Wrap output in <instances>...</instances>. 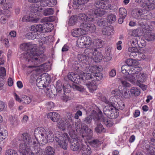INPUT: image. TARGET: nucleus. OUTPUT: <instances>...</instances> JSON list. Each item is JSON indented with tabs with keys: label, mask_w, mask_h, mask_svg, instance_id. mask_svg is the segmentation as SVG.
Listing matches in <instances>:
<instances>
[{
	"label": "nucleus",
	"mask_w": 155,
	"mask_h": 155,
	"mask_svg": "<svg viewBox=\"0 0 155 155\" xmlns=\"http://www.w3.org/2000/svg\"><path fill=\"white\" fill-rule=\"evenodd\" d=\"M39 53V50H28L22 54V57L26 61H28L29 64H34V65L28 66L27 67L28 70L31 71V72H33L35 75L40 74L43 70L41 68V66L37 65L43 61L41 58L42 55Z\"/></svg>",
	"instance_id": "nucleus-1"
},
{
	"label": "nucleus",
	"mask_w": 155,
	"mask_h": 155,
	"mask_svg": "<svg viewBox=\"0 0 155 155\" xmlns=\"http://www.w3.org/2000/svg\"><path fill=\"white\" fill-rule=\"evenodd\" d=\"M83 58L80 61V65L82 67L83 71L85 75L86 82L87 81L91 79L92 81H98L101 79L102 76L99 72V68L96 66H90L89 63L87 61L86 57L83 55H78V57Z\"/></svg>",
	"instance_id": "nucleus-2"
},
{
	"label": "nucleus",
	"mask_w": 155,
	"mask_h": 155,
	"mask_svg": "<svg viewBox=\"0 0 155 155\" xmlns=\"http://www.w3.org/2000/svg\"><path fill=\"white\" fill-rule=\"evenodd\" d=\"M104 101L108 105L103 108L104 114L112 119L117 118L118 116L119 113L116 109H121L120 104L116 102L113 103L105 98Z\"/></svg>",
	"instance_id": "nucleus-3"
},
{
	"label": "nucleus",
	"mask_w": 155,
	"mask_h": 155,
	"mask_svg": "<svg viewBox=\"0 0 155 155\" xmlns=\"http://www.w3.org/2000/svg\"><path fill=\"white\" fill-rule=\"evenodd\" d=\"M35 137L40 138L41 143L45 144L51 142L54 139V135L51 131L46 130L44 128L39 127L36 128L34 132Z\"/></svg>",
	"instance_id": "nucleus-4"
},
{
	"label": "nucleus",
	"mask_w": 155,
	"mask_h": 155,
	"mask_svg": "<svg viewBox=\"0 0 155 155\" xmlns=\"http://www.w3.org/2000/svg\"><path fill=\"white\" fill-rule=\"evenodd\" d=\"M79 60L80 61V65L81 68L82 72L79 75L75 74L73 72H70L68 75V77L69 80L73 82L74 83L78 84L79 83H81L83 82L85 83L86 80H85V75L83 71L82 67H81L80 65V63L81 61L80 60L83 59V58H81L80 57L78 58Z\"/></svg>",
	"instance_id": "nucleus-5"
},
{
	"label": "nucleus",
	"mask_w": 155,
	"mask_h": 155,
	"mask_svg": "<svg viewBox=\"0 0 155 155\" xmlns=\"http://www.w3.org/2000/svg\"><path fill=\"white\" fill-rule=\"evenodd\" d=\"M55 138L60 147L64 150L67 149L69 139L67 133H56L55 134Z\"/></svg>",
	"instance_id": "nucleus-6"
},
{
	"label": "nucleus",
	"mask_w": 155,
	"mask_h": 155,
	"mask_svg": "<svg viewBox=\"0 0 155 155\" xmlns=\"http://www.w3.org/2000/svg\"><path fill=\"white\" fill-rule=\"evenodd\" d=\"M94 5L96 8H94L92 11L93 13L92 15L95 19V18L97 16H101L104 14V9H107V7L106 6V4L103 2H100V1H97Z\"/></svg>",
	"instance_id": "nucleus-7"
},
{
	"label": "nucleus",
	"mask_w": 155,
	"mask_h": 155,
	"mask_svg": "<svg viewBox=\"0 0 155 155\" xmlns=\"http://www.w3.org/2000/svg\"><path fill=\"white\" fill-rule=\"evenodd\" d=\"M92 44V39L91 37L85 35L79 38L77 40V45L80 48H87L89 47Z\"/></svg>",
	"instance_id": "nucleus-8"
},
{
	"label": "nucleus",
	"mask_w": 155,
	"mask_h": 155,
	"mask_svg": "<svg viewBox=\"0 0 155 155\" xmlns=\"http://www.w3.org/2000/svg\"><path fill=\"white\" fill-rule=\"evenodd\" d=\"M53 3V5H55L56 4V1L55 0H45L42 1L40 2V6L38 4L35 5L31 8V12L35 14L36 13L38 12L42 11L43 8L42 7L46 6L48 5L47 3L49 2Z\"/></svg>",
	"instance_id": "nucleus-9"
},
{
	"label": "nucleus",
	"mask_w": 155,
	"mask_h": 155,
	"mask_svg": "<svg viewBox=\"0 0 155 155\" xmlns=\"http://www.w3.org/2000/svg\"><path fill=\"white\" fill-rule=\"evenodd\" d=\"M22 142L28 143L32 146V147H36L38 143V138L35 137V139L31 138L30 135L27 133H23L21 136Z\"/></svg>",
	"instance_id": "nucleus-10"
},
{
	"label": "nucleus",
	"mask_w": 155,
	"mask_h": 155,
	"mask_svg": "<svg viewBox=\"0 0 155 155\" xmlns=\"http://www.w3.org/2000/svg\"><path fill=\"white\" fill-rule=\"evenodd\" d=\"M88 51H90L91 53L92 54L91 57L95 62H99L102 59V54L100 52L97 51V48H88L86 49L85 51L86 52Z\"/></svg>",
	"instance_id": "nucleus-11"
},
{
	"label": "nucleus",
	"mask_w": 155,
	"mask_h": 155,
	"mask_svg": "<svg viewBox=\"0 0 155 155\" xmlns=\"http://www.w3.org/2000/svg\"><path fill=\"white\" fill-rule=\"evenodd\" d=\"M99 118H100L99 115L97 113H96L93 115V119L97 123V127L95 129V130L97 133H99L102 132H105L106 130L103 127L102 124H101L100 123L101 122L99 119Z\"/></svg>",
	"instance_id": "nucleus-12"
},
{
	"label": "nucleus",
	"mask_w": 155,
	"mask_h": 155,
	"mask_svg": "<svg viewBox=\"0 0 155 155\" xmlns=\"http://www.w3.org/2000/svg\"><path fill=\"white\" fill-rule=\"evenodd\" d=\"M90 22H83L80 25V27L83 28L85 34L88 31L91 33L95 31L96 29L95 25L93 24L89 23Z\"/></svg>",
	"instance_id": "nucleus-13"
},
{
	"label": "nucleus",
	"mask_w": 155,
	"mask_h": 155,
	"mask_svg": "<svg viewBox=\"0 0 155 155\" xmlns=\"http://www.w3.org/2000/svg\"><path fill=\"white\" fill-rule=\"evenodd\" d=\"M90 22H83L80 25V27L83 28L85 34L88 31L91 33L95 31L96 29L95 25L93 24L89 23Z\"/></svg>",
	"instance_id": "nucleus-14"
},
{
	"label": "nucleus",
	"mask_w": 155,
	"mask_h": 155,
	"mask_svg": "<svg viewBox=\"0 0 155 155\" xmlns=\"http://www.w3.org/2000/svg\"><path fill=\"white\" fill-rule=\"evenodd\" d=\"M90 22H83L80 25V27L83 28L85 34L88 31L91 33L95 31L96 29L95 25L93 24L89 23Z\"/></svg>",
	"instance_id": "nucleus-15"
},
{
	"label": "nucleus",
	"mask_w": 155,
	"mask_h": 155,
	"mask_svg": "<svg viewBox=\"0 0 155 155\" xmlns=\"http://www.w3.org/2000/svg\"><path fill=\"white\" fill-rule=\"evenodd\" d=\"M31 146L26 143L21 142L18 146L19 152L22 153V155H26L29 151Z\"/></svg>",
	"instance_id": "nucleus-16"
},
{
	"label": "nucleus",
	"mask_w": 155,
	"mask_h": 155,
	"mask_svg": "<svg viewBox=\"0 0 155 155\" xmlns=\"http://www.w3.org/2000/svg\"><path fill=\"white\" fill-rule=\"evenodd\" d=\"M133 59H128L126 61V64L123 65L121 67L122 73L124 74L127 73L130 74V69L131 68Z\"/></svg>",
	"instance_id": "nucleus-17"
},
{
	"label": "nucleus",
	"mask_w": 155,
	"mask_h": 155,
	"mask_svg": "<svg viewBox=\"0 0 155 155\" xmlns=\"http://www.w3.org/2000/svg\"><path fill=\"white\" fill-rule=\"evenodd\" d=\"M93 15L90 13L85 14L84 13H81L79 14L78 16V18L84 22H91L94 21V17H93Z\"/></svg>",
	"instance_id": "nucleus-18"
},
{
	"label": "nucleus",
	"mask_w": 155,
	"mask_h": 155,
	"mask_svg": "<svg viewBox=\"0 0 155 155\" xmlns=\"http://www.w3.org/2000/svg\"><path fill=\"white\" fill-rule=\"evenodd\" d=\"M20 48L23 50H38L37 45L35 44H32L29 42L26 43H23L20 46Z\"/></svg>",
	"instance_id": "nucleus-19"
},
{
	"label": "nucleus",
	"mask_w": 155,
	"mask_h": 155,
	"mask_svg": "<svg viewBox=\"0 0 155 155\" xmlns=\"http://www.w3.org/2000/svg\"><path fill=\"white\" fill-rule=\"evenodd\" d=\"M98 114L100 118H99V120H101L102 123H103L107 127H110L113 125L114 123L112 119H108L106 117L104 118L102 116L101 111Z\"/></svg>",
	"instance_id": "nucleus-20"
},
{
	"label": "nucleus",
	"mask_w": 155,
	"mask_h": 155,
	"mask_svg": "<svg viewBox=\"0 0 155 155\" xmlns=\"http://www.w3.org/2000/svg\"><path fill=\"white\" fill-rule=\"evenodd\" d=\"M71 149L73 151H77L80 148H81V144H83L81 143H79L75 138H72L71 142Z\"/></svg>",
	"instance_id": "nucleus-21"
},
{
	"label": "nucleus",
	"mask_w": 155,
	"mask_h": 155,
	"mask_svg": "<svg viewBox=\"0 0 155 155\" xmlns=\"http://www.w3.org/2000/svg\"><path fill=\"white\" fill-rule=\"evenodd\" d=\"M68 120L64 119L61 118L58 121L57 126L58 127L64 130L65 129V127L67 125L69 124Z\"/></svg>",
	"instance_id": "nucleus-22"
},
{
	"label": "nucleus",
	"mask_w": 155,
	"mask_h": 155,
	"mask_svg": "<svg viewBox=\"0 0 155 155\" xmlns=\"http://www.w3.org/2000/svg\"><path fill=\"white\" fill-rule=\"evenodd\" d=\"M85 34L83 28L81 27L80 28L73 29L71 31V34L74 37H78Z\"/></svg>",
	"instance_id": "nucleus-23"
},
{
	"label": "nucleus",
	"mask_w": 155,
	"mask_h": 155,
	"mask_svg": "<svg viewBox=\"0 0 155 155\" xmlns=\"http://www.w3.org/2000/svg\"><path fill=\"white\" fill-rule=\"evenodd\" d=\"M135 75L136 81L138 85H139L141 83H143L145 81L147 77L146 74L143 73L138 74Z\"/></svg>",
	"instance_id": "nucleus-24"
},
{
	"label": "nucleus",
	"mask_w": 155,
	"mask_h": 155,
	"mask_svg": "<svg viewBox=\"0 0 155 155\" xmlns=\"http://www.w3.org/2000/svg\"><path fill=\"white\" fill-rule=\"evenodd\" d=\"M42 25L41 24L34 25L31 26L30 29L32 32L38 33V35L42 31Z\"/></svg>",
	"instance_id": "nucleus-25"
},
{
	"label": "nucleus",
	"mask_w": 155,
	"mask_h": 155,
	"mask_svg": "<svg viewBox=\"0 0 155 155\" xmlns=\"http://www.w3.org/2000/svg\"><path fill=\"white\" fill-rule=\"evenodd\" d=\"M81 149L82 155H90L91 153V148L88 146L81 144Z\"/></svg>",
	"instance_id": "nucleus-26"
},
{
	"label": "nucleus",
	"mask_w": 155,
	"mask_h": 155,
	"mask_svg": "<svg viewBox=\"0 0 155 155\" xmlns=\"http://www.w3.org/2000/svg\"><path fill=\"white\" fill-rule=\"evenodd\" d=\"M114 29L111 26H107L103 28L102 34L104 35L109 36L113 34Z\"/></svg>",
	"instance_id": "nucleus-27"
},
{
	"label": "nucleus",
	"mask_w": 155,
	"mask_h": 155,
	"mask_svg": "<svg viewBox=\"0 0 155 155\" xmlns=\"http://www.w3.org/2000/svg\"><path fill=\"white\" fill-rule=\"evenodd\" d=\"M42 25L43 32H51L53 28V25L50 23H45Z\"/></svg>",
	"instance_id": "nucleus-28"
},
{
	"label": "nucleus",
	"mask_w": 155,
	"mask_h": 155,
	"mask_svg": "<svg viewBox=\"0 0 155 155\" xmlns=\"http://www.w3.org/2000/svg\"><path fill=\"white\" fill-rule=\"evenodd\" d=\"M48 118H50L53 122H58L59 118L60 116L56 112H50L47 114Z\"/></svg>",
	"instance_id": "nucleus-29"
},
{
	"label": "nucleus",
	"mask_w": 155,
	"mask_h": 155,
	"mask_svg": "<svg viewBox=\"0 0 155 155\" xmlns=\"http://www.w3.org/2000/svg\"><path fill=\"white\" fill-rule=\"evenodd\" d=\"M40 76H39L36 80V84L40 89H43L42 87H45V81L43 80Z\"/></svg>",
	"instance_id": "nucleus-30"
},
{
	"label": "nucleus",
	"mask_w": 155,
	"mask_h": 155,
	"mask_svg": "<svg viewBox=\"0 0 155 155\" xmlns=\"http://www.w3.org/2000/svg\"><path fill=\"white\" fill-rule=\"evenodd\" d=\"M86 85L90 92L92 93L94 91L96 90L97 87L96 83L95 81H91L89 83H87Z\"/></svg>",
	"instance_id": "nucleus-31"
},
{
	"label": "nucleus",
	"mask_w": 155,
	"mask_h": 155,
	"mask_svg": "<svg viewBox=\"0 0 155 155\" xmlns=\"http://www.w3.org/2000/svg\"><path fill=\"white\" fill-rule=\"evenodd\" d=\"M57 95L61 97L62 94L61 93L62 91L63 86L62 84L60 81H57L56 83Z\"/></svg>",
	"instance_id": "nucleus-32"
},
{
	"label": "nucleus",
	"mask_w": 155,
	"mask_h": 155,
	"mask_svg": "<svg viewBox=\"0 0 155 155\" xmlns=\"http://www.w3.org/2000/svg\"><path fill=\"white\" fill-rule=\"evenodd\" d=\"M130 31L131 35L135 37H139L143 33V32L141 31V30L139 28L132 30Z\"/></svg>",
	"instance_id": "nucleus-33"
},
{
	"label": "nucleus",
	"mask_w": 155,
	"mask_h": 155,
	"mask_svg": "<svg viewBox=\"0 0 155 155\" xmlns=\"http://www.w3.org/2000/svg\"><path fill=\"white\" fill-rule=\"evenodd\" d=\"M130 74H128L129 75L125 77V79L127 80L132 83H134L136 81L135 75L132 74L130 72Z\"/></svg>",
	"instance_id": "nucleus-34"
},
{
	"label": "nucleus",
	"mask_w": 155,
	"mask_h": 155,
	"mask_svg": "<svg viewBox=\"0 0 155 155\" xmlns=\"http://www.w3.org/2000/svg\"><path fill=\"white\" fill-rule=\"evenodd\" d=\"M31 101V98L29 97L23 95L22 96L21 103L23 104H28Z\"/></svg>",
	"instance_id": "nucleus-35"
},
{
	"label": "nucleus",
	"mask_w": 155,
	"mask_h": 155,
	"mask_svg": "<svg viewBox=\"0 0 155 155\" xmlns=\"http://www.w3.org/2000/svg\"><path fill=\"white\" fill-rule=\"evenodd\" d=\"M131 96H138L140 94V91L136 87H132L130 90Z\"/></svg>",
	"instance_id": "nucleus-36"
},
{
	"label": "nucleus",
	"mask_w": 155,
	"mask_h": 155,
	"mask_svg": "<svg viewBox=\"0 0 155 155\" xmlns=\"http://www.w3.org/2000/svg\"><path fill=\"white\" fill-rule=\"evenodd\" d=\"M142 70V68L139 67H131L130 69V72L132 74L136 75L140 74V72Z\"/></svg>",
	"instance_id": "nucleus-37"
},
{
	"label": "nucleus",
	"mask_w": 155,
	"mask_h": 155,
	"mask_svg": "<svg viewBox=\"0 0 155 155\" xmlns=\"http://www.w3.org/2000/svg\"><path fill=\"white\" fill-rule=\"evenodd\" d=\"M26 37L28 39H34L39 37L38 33H35L34 32H29L27 34Z\"/></svg>",
	"instance_id": "nucleus-38"
},
{
	"label": "nucleus",
	"mask_w": 155,
	"mask_h": 155,
	"mask_svg": "<svg viewBox=\"0 0 155 155\" xmlns=\"http://www.w3.org/2000/svg\"><path fill=\"white\" fill-rule=\"evenodd\" d=\"M35 15L36 14H34L31 12L29 15H28V19L29 20V22L36 23L39 20V18L35 17Z\"/></svg>",
	"instance_id": "nucleus-39"
},
{
	"label": "nucleus",
	"mask_w": 155,
	"mask_h": 155,
	"mask_svg": "<svg viewBox=\"0 0 155 155\" xmlns=\"http://www.w3.org/2000/svg\"><path fill=\"white\" fill-rule=\"evenodd\" d=\"M110 50H107L105 52L103 60L105 61H108L110 60L112 56L110 54Z\"/></svg>",
	"instance_id": "nucleus-40"
},
{
	"label": "nucleus",
	"mask_w": 155,
	"mask_h": 155,
	"mask_svg": "<svg viewBox=\"0 0 155 155\" xmlns=\"http://www.w3.org/2000/svg\"><path fill=\"white\" fill-rule=\"evenodd\" d=\"M143 5L145 8L149 10H152L155 7V5L152 3L147 2L144 3Z\"/></svg>",
	"instance_id": "nucleus-41"
},
{
	"label": "nucleus",
	"mask_w": 155,
	"mask_h": 155,
	"mask_svg": "<svg viewBox=\"0 0 155 155\" xmlns=\"http://www.w3.org/2000/svg\"><path fill=\"white\" fill-rule=\"evenodd\" d=\"M146 39L148 41H152L155 38V36L153 34L149 32L145 35Z\"/></svg>",
	"instance_id": "nucleus-42"
},
{
	"label": "nucleus",
	"mask_w": 155,
	"mask_h": 155,
	"mask_svg": "<svg viewBox=\"0 0 155 155\" xmlns=\"http://www.w3.org/2000/svg\"><path fill=\"white\" fill-rule=\"evenodd\" d=\"M40 76L43 79V80H44L45 81V83L47 82L48 83L51 81V78L48 74L46 73H44L40 75Z\"/></svg>",
	"instance_id": "nucleus-43"
},
{
	"label": "nucleus",
	"mask_w": 155,
	"mask_h": 155,
	"mask_svg": "<svg viewBox=\"0 0 155 155\" xmlns=\"http://www.w3.org/2000/svg\"><path fill=\"white\" fill-rule=\"evenodd\" d=\"M119 12L120 17L125 18L127 15L126 10L124 8H119Z\"/></svg>",
	"instance_id": "nucleus-44"
},
{
	"label": "nucleus",
	"mask_w": 155,
	"mask_h": 155,
	"mask_svg": "<svg viewBox=\"0 0 155 155\" xmlns=\"http://www.w3.org/2000/svg\"><path fill=\"white\" fill-rule=\"evenodd\" d=\"M116 17L114 14H110L107 16V21L109 23H112L114 22L116 20Z\"/></svg>",
	"instance_id": "nucleus-45"
},
{
	"label": "nucleus",
	"mask_w": 155,
	"mask_h": 155,
	"mask_svg": "<svg viewBox=\"0 0 155 155\" xmlns=\"http://www.w3.org/2000/svg\"><path fill=\"white\" fill-rule=\"evenodd\" d=\"M137 39L138 41V45L140 48H143L146 45L145 42L142 38L137 37Z\"/></svg>",
	"instance_id": "nucleus-46"
},
{
	"label": "nucleus",
	"mask_w": 155,
	"mask_h": 155,
	"mask_svg": "<svg viewBox=\"0 0 155 155\" xmlns=\"http://www.w3.org/2000/svg\"><path fill=\"white\" fill-rule=\"evenodd\" d=\"M45 153L47 155H53L54 153V150L51 147H48L46 148Z\"/></svg>",
	"instance_id": "nucleus-47"
},
{
	"label": "nucleus",
	"mask_w": 155,
	"mask_h": 155,
	"mask_svg": "<svg viewBox=\"0 0 155 155\" xmlns=\"http://www.w3.org/2000/svg\"><path fill=\"white\" fill-rule=\"evenodd\" d=\"M95 42L96 46L98 48H102L104 45V42L101 40L97 39Z\"/></svg>",
	"instance_id": "nucleus-48"
},
{
	"label": "nucleus",
	"mask_w": 155,
	"mask_h": 155,
	"mask_svg": "<svg viewBox=\"0 0 155 155\" xmlns=\"http://www.w3.org/2000/svg\"><path fill=\"white\" fill-rule=\"evenodd\" d=\"M8 136V133L6 130H4L0 132V141H3Z\"/></svg>",
	"instance_id": "nucleus-49"
},
{
	"label": "nucleus",
	"mask_w": 155,
	"mask_h": 155,
	"mask_svg": "<svg viewBox=\"0 0 155 155\" xmlns=\"http://www.w3.org/2000/svg\"><path fill=\"white\" fill-rule=\"evenodd\" d=\"M88 1V0H74V4L76 6L83 5L85 3H86Z\"/></svg>",
	"instance_id": "nucleus-50"
},
{
	"label": "nucleus",
	"mask_w": 155,
	"mask_h": 155,
	"mask_svg": "<svg viewBox=\"0 0 155 155\" xmlns=\"http://www.w3.org/2000/svg\"><path fill=\"white\" fill-rule=\"evenodd\" d=\"M6 155H18L17 152L12 149L7 150L5 153Z\"/></svg>",
	"instance_id": "nucleus-51"
},
{
	"label": "nucleus",
	"mask_w": 155,
	"mask_h": 155,
	"mask_svg": "<svg viewBox=\"0 0 155 155\" xmlns=\"http://www.w3.org/2000/svg\"><path fill=\"white\" fill-rule=\"evenodd\" d=\"M77 18L76 16H72L69 21V25L70 26L74 25L77 21Z\"/></svg>",
	"instance_id": "nucleus-52"
},
{
	"label": "nucleus",
	"mask_w": 155,
	"mask_h": 155,
	"mask_svg": "<svg viewBox=\"0 0 155 155\" xmlns=\"http://www.w3.org/2000/svg\"><path fill=\"white\" fill-rule=\"evenodd\" d=\"M122 85L124 87H130L131 86L130 84L127 81V80L125 79V77L123 78H120Z\"/></svg>",
	"instance_id": "nucleus-53"
},
{
	"label": "nucleus",
	"mask_w": 155,
	"mask_h": 155,
	"mask_svg": "<svg viewBox=\"0 0 155 155\" xmlns=\"http://www.w3.org/2000/svg\"><path fill=\"white\" fill-rule=\"evenodd\" d=\"M93 111L94 112L93 114L91 115V116L87 117L84 119V123L87 124H89L90 123L91 121V118H93V115L96 113H97L95 111H94V110Z\"/></svg>",
	"instance_id": "nucleus-54"
},
{
	"label": "nucleus",
	"mask_w": 155,
	"mask_h": 155,
	"mask_svg": "<svg viewBox=\"0 0 155 155\" xmlns=\"http://www.w3.org/2000/svg\"><path fill=\"white\" fill-rule=\"evenodd\" d=\"M54 13V11L51 8H49L45 9L44 12L45 15L47 16L52 15Z\"/></svg>",
	"instance_id": "nucleus-55"
},
{
	"label": "nucleus",
	"mask_w": 155,
	"mask_h": 155,
	"mask_svg": "<svg viewBox=\"0 0 155 155\" xmlns=\"http://www.w3.org/2000/svg\"><path fill=\"white\" fill-rule=\"evenodd\" d=\"M133 16L136 18H138L139 17L143 14V11L142 9H140L135 12L134 13Z\"/></svg>",
	"instance_id": "nucleus-56"
},
{
	"label": "nucleus",
	"mask_w": 155,
	"mask_h": 155,
	"mask_svg": "<svg viewBox=\"0 0 155 155\" xmlns=\"http://www.w3.org/2000/svg\"><path fill=\"white\" fill-rule=\"evenodd\" d=\"M145 58V55L143 53H139L138 52L137 53L136 59L137 60L140 61L142 59H144Z\"/></svg>",
	"instance_id": "nucleus-57"
},
{
	"label": "nucleus",
	"mask_w": 155,
	"mask_h": 155,
	"mask_svg": "<svg viewBox=\"0 0 155 155\" xmlns=\"http://www.w3.org/2000/svg\"><path fill=\"white\" fill-rule=\"evenodd\" d=\"M130 43L132 46L138 45V41L137 37L136 38H133L130 41Z\"/></svg>",
	"instance_id": "nucleus-58"
},
{
	"label": "nucleus",
	"mask_w": 155,
	"mask_h": 155,
	"mask_svg": "<svg viewBox=\"0 0 155 155\" xmlns=\"http://www.w3.org/2000/svg\"><path fill=\"white\" fill-rule=\"evenodd\" d=\"M12 7V4L9 2L7 3L4 5L3 8L6 10H10Z\"/></svg>",
	"instance_id": "nucleus-59"
},
{
	"label": "nucleus",
	"mask_w": 155,
	"mask_h": 155,
	"mask_svg": "<svg viewBox=\"0 0 155 155\" xmlns=\"http://www.w3.org/2000/svg\"><path fill=\"white\" fill-rule=\"evenodd\" d=\"M89 142L92 146L96 147L98 146L99 141L97 140H94Z\"/></svg>",
	"instance_id": "nucleus-60"
},
{
	"label": "nucleus",
	"mask_w": 155,
	"mask_h": 155,
	"mask_svg": "<svg viewBox=\"0 0 155 155\" xmlns=\"http://www.w3.org/2000/svg\"><path fill=\"white\" fill-rule=\"evenodd\" d=\"M128 50L130 53L132 52H138V51L136 47H130L128 48Z\"/></svg>",
	"instance_id": "nucleus-61"
},
{
	"label": "nucleus",
	"mask_w": 155,
	"mask_h": 155,
	"mask_svg": "<svg viewBox=\"0 0 155 155\" xmlns=\"http://www.w3.org/2000/svg\"><path fill=\"white\" fill-rule=\"evenodd\" d=\"M6 75L5 68L3 67L0 68V76L3 77Z\"/></svg>",
	"instance_id": "nucleus-62"
},
{
	"label": "nucleus",
	"mask_w": 155,
	"mask_h": 155,
	"mask_svg": "<svg viewBox=\"0 0 155 155\" xmlns=\"http://www.w3.org/2000/svg\"><path fill=\"white\" fill-rule=\"evenodd\" d=\"M73 88L80 91L82 92L84 91L83 88L82 87L77 85H74L73 86Z\"/></svg>",
	"instance_id": "nucleus-63"
},
{
	"label": "nucleus",
	"mask_w": 155,
	"mask_h": 155,
	"mask_svg": "<svg viewBox=\"0 0 155 155\" xmlns=\"http://www.w3.org/2000/svg\"><path fill=\"white\" fill-rule=\"evenodd\" d=\"M14 98L15 100L19 103H21L22 97L20 98V97L17 95L15 93L14 94Z\"/></svg>",
	"instance_id": "nucleus-64"
}]
</instances>
